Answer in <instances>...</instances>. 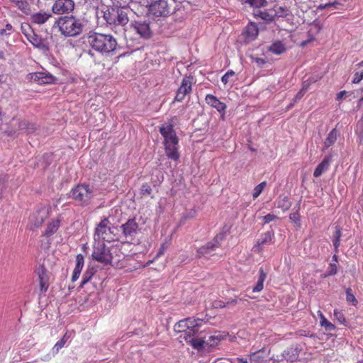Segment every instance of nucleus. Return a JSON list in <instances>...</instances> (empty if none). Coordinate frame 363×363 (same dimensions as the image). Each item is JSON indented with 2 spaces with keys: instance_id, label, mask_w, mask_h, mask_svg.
Segmentation results:
<instances>
[{
  "instance_id": "7c9ffc66",
  "label": "nucleus",
  "mask_w": 363,
  "mask_h": 363,
  "mask_svg": "<svg viewBox=\"0 0 363 363\" xmlns=\"http://www.w3.org/2000/svg\"><path fill=\"white\" fill-rule=\"evenodd\" d=\"M128 17L125 12L117 9L116 11V23L114 25L125 26L128 23Z\"/></svg>"
},
{
  "instance_id": "f3484780",
  "label": "nucleus",
  "mask_w": 363,
  "mask_h": 363,
  "mask_svg": "<svg viewBox=\"0 0 363 363\" xmlns=\"http://www.w3.org/2000/svg\"><path fill=\"white\" fill-rule=\"evenodd\" d=\"M121 228L125 237H133L138 231V224L135 219H128L125 223L121 225Z\"/></svg>"
},
{
  "instance_id": "39448f33",
  "label": "nucleus",
  "mask_w": 363,
  "mask_h": 363,
  "mask_svg": "<svg viewBox=\"0 0 363 363\" xmlns=\"http://www.w3.org/2000/svg\"><path fill=\"white\" fill-rule=\"evenodd\" d=\"M114 230L116 228L111 225L108 218L104 217L96 227L95 240H102L108 242L113 241L116 238Z\"/></svg>"
},
{
  "instance_id": "4c0bfd02",
  "label": "nucleus",
  "mask_w": 363,
  "mask_h": 363,
  "mask_svg": "<svg viewBox=\"0 0 363 363\" xmlns=\"http://www.w3.org/2000/svg\"><path fill=\"white\" fill-rule=\"evenodd\" d=\"M116 11L114 9H112V11L108 10L104 12V18L108 24H114L116 23Z\"/></svg>"
},
{
  "instance_id": "09e8293b",
  "label": "nucleus",
  "mask_w": 363,
  "mask_h": 363,
  "mask_svg": "<svg viewBox=\"0 0 363 363\" xmlns=\"http://www.w3.org/2000/svg\"><path fill=\"white\" fill-rule=\"evenodd\" d=\"M290 220L296 225H300V214L298 212H295L289 215Z\"/></svg>"
},
{
  "instance_id": "e2e57ef3",
  "label": "nucleus",
  "mask_w": 363,
  "mask_h": 363,
  "mask_svg": "<svg viewBox=\"0 0 363 363\" xmlns=\"http://www.w3.org/2000/svg\"><path fill=\"white\" fill-rule=\"evenodd\" d=\"M260 352V350L257 351V352H253L250 355V360H254V361H256L257 359H258L259 357H258V353Z\"/></svg>"
},
{
  "instance_id": "f257e3e1",
  "label": "nucleus",
  "mask_w": 363,
  "mask_h": 363,
  "mask_svg": "<svg viewBox=\"0 0 363 363\" xmlns=\"http://www.w3.org/2000/svg\"><path fill=\"white\" fill-rule=\"evenodd\" d=\"M93 259L104 265L110 264L118 268L124 267L123 260L125 255L121 252L119 245L107 247L105 243L98 242L94 246Z\"/></svg>"
},
{
  "instance_id": "aec40b11",
  "label": "nucleus",
  "mask_w": 363,
  "mask_h": 363,
  "mask_svg": "<svg viewBox=\"0 0 363 363\" xmlns=\"http://www.w3.org/2000/svg\"><path fill=\"white\" fill-rule=\"evenodd\" d=\"M132 27L141 37L149 38L150 36V29L148 23L135 22V23L132 24Z\"/></svg>"
},
{
  "instance_id": "6ab92c4d",
  "label": "nucleus",
  "mask_w": 363,
  "mask_h": 363,
  "mask_svg": "<svg viewBox=\"0 0 363 363\" xmlns=\"http://www.w3.org/2000/svg\"><path fill=\"white\" fill-rule=\"evenodd\" d=\"M274 234L271 232H266L261 235L257 240V244L253 247V250L257 252L262 251V246L268 245L272 242Z\"/></svg>"
},
{
  "instance_id": "20e7f679",
  "label": "nucleus",
  "mask_w": 363,
  "mask_h": 363,
  "mask_svg": "<svg viewBox=\"0 0 363 363\" xmlns=\"http://www.w3.org/2000/svg\"><path fill=\"white\" fill-rule=\"evenodd\" d=\"M57 24L60 32L65 36L74 37L82 32L83 25L81 21L72 16L60 18Z\"/></svg>"
},
{
  "instance_id": "de8ad7c7",
  "label": "nucleus",
  "mask_w": 363,
  "mask_h": 363,
  "mask_svg": "<svg viewBox=\"0 0 363 363\" xmlns=\"http://www.w3.org/2000/svg\"><path fill=\"white\" fill-rule=\"evenodd\" d=\"M363 79V71L356 72L354 74L352 83L353 84H359Z\"/></svg>"
},
{
  "instance_id": "69168bd1",
  "label": "nucleus",
  "mask_w": 363,
  "mask_h": 363,
  "mask_svg": "<svg viewBox=\"0 0 363 363\" xmlns=\"http://www.w3.org/2000/svg\"><path fill=\"white\" fill-rule=\"evenodd\" d=\"M333 261H334V262H335L334 263H336V264L337 263V262H338V257H337V255H334L333 256Z\"/></svg>"
},
{
  "instance_id": "473e14b6",
  "label": "nucleus",
  "mask_w": 363,
  "mask_h": 363,
  "mask_svg": "<svg viewBox=\"0 0 363 363\" xmlns=\"http://www.w3.org/2000/svg\"><path fill=\"white\" fill-rule=\"evenodd\" d=\"M337 130L333 128L328 135L327 138L324 141V148L323 150L328 149L330 146H332L335 141L337 140Z\"/></svg>"
},
{
  "instance_id": "ddd939ff",
  "label": "nucleus",
  "mask_w": 363,
  "mask_h": 363,
  "mask_svg": "<svg viewBox=\"0 0 363 363\" xmlns=\"http://www.w3.org/2000/svg\"><path fill=\"white\" fill-rule=\"evenodd\" d=\"M224 235L222 234L217 235L214 239L213 242H207L206 245L201 246L198 248L196 250V257L201 258L202 256L207 255L210 254L215 249L218 248L220 245L219 240H223Z\"/></svg>"
},
{
  "instance_id": "a19ab883",
  "label": "nucleus",
  "mask_w": 363,
  "mask_h": 363,
  "mask_svg": "<svg viewBox=\"0 0 363 363\" xmlns=\"http://www.w3.org/2000/svg\"><path fill=\"white\" fill-rule=\"evenodd\" d=\"M334 317L335 320L341 325H345L346 319L342 311L337 309L334 310Z\"/></svg>"
},
{
  "instance_id": "b1692460",
  "label": "nucleus",
  "mask_w": 363,
  "mask_h": 363,
  "mask_svg": "<svg viewBox=\"0 0 363 363\" xmlns=\"http://www.w3.org/2000/svg\"><path fill=\"white\" fill-rule=\"evenodd\" d=\"M84 264V257L82 254H78L76 256V265L74 269L72 276V281H76L81 274L82 269Z\"/></svg>"
},
{
  "instance_id": "412c9836",
  "label": "nucleus",
  "mask_w": 363,
  "mask_h": 363,
  "mask_svg": "<svg viewBox=\"0 0 363 363\" xmlns=\"http://www.w3.org/2000/svg\"><path fill=\"white\" fill-rule=\"evenodd\" d=\"M38 282L40 286V291L41 293H45L49 287L48 276L46 269L42 267L38 272Z\"/></svg>"
},
{
  "instance_id": "c85d7f7f",
  "label": "nucleus",
  "mask_w": 363,
  "mask_h": 363,
  "mask_svg": "<svg viewBox=\"0 0 363 363\" xmlns=\"http://www.w3.org/2000/svg\"><path fill=\"white\" fill-rule=\"evenodd\" d=\"M318 315L320 318V325L323 327L326 331H333L335 330V325L328 321L320 311H318Z\"/></svg>"
},
{
  "instance_id": "774afa93",
  "label": "nucleus",
  "mask_w": 363,
  "mask_h": 363,
  "mask_svg": "<svg viewBox=\"0 0 363 363\" xmlns=\"http://www.w3.org/2000/svg\"><path fill=\"white\" fill-rule=\"evenodd\" d=\"M363 102V96L359 99V104H361Z\"/></svg>"
},
{
  "instance_id": "9b49d317",
  "label": "nucleus",
  "mask_w": 363,
  "mask_h": 363,
  "mask_svg": "<svg viewBox=\"0 0 363 363\" xmlns=\"http://www.w3.org/2000/svg\"><path fill=\"white\" fill-rule=\"evenodd\" d=\"M27 79L38 84H50L55 82V77L48 72H35L29 73Z\"/></svg>"
},
{
  "instance_id": "cd10ccee",
  "label": "nucleus",
  "mask_w": 363,
  "mask_h": 363,
  "mask_svg": "<svg viewBox=\"0 0 363 363\" xmlns=\"http://www.w3.org/2000/svg\"><path fill=\"white\" fill-rule=\"evenodd\" d=\"M255 18H260L267 22H272L274 20V15L269 13L267 10H257L253 11L252 13Z\"/></svg>"
},
{
  "instance_id": "ea45409f",
  "label": "nucleus",
  "mask_w": 363,
  "mask_h": 363,
  "mask_svg": "<svg viewBox=\"0 0 363 363\" xmlns=\"http://www.w3.org/2000/svg\"><path fill=\"white\" fill-rule=\"evenodd\" d=\"M346 301L348 303H352V306H356L358 304V301L355 296L352 294V291L350 288L346 289Z\"/></svg>"
},
{
  "instance_id": "2f4dec72",
  "label": "nucleus",
  "mask_w": 363,
  "mask_h": 363,
  "mask_svg": "<svg viewBox=\"0 0 363 363\" xmlns=\"http://www.w3.org/2000/svg\"><path fill=\"white\" fill-rule=\"evenodd\" d=\"M18 129L25 131L28 134H30L35 132L36 126L34 123H30L28 121H21L18 123Z\"/></svg>"
},
{
  "instance_id": "a18cd8bd",
  "label": "nucleus",
  "mask_w": 363,
  "mask_h": 363,
  "mask_svg": "<svg viewBox=\"0 0 363 363\" xmlns=\"http://www.w3.org/2000/svg\"><path fill=\"white\" fill-rule=\"evenodd\" d=\"M337 272V267L336 263H330L328 271L323 276L325 278L327 277L334 276Z\"/></svg>"
},
{
  "instance_id": "49530a36",
  "label": "nucleus",
  "mask_w": 363,
  "mask_h": 363,
  "mask_svg": "<svg viewBox=\"0 0 363 363\" xmlns=\"http://www.w3.org/2000/svg\"><path fill=\"white\" fill-rule=\"evenodd\" d=\"M235 74L233 70H228L222 77L221 82L225 85L230 82V79Z\"/></svg>"
},
{
  "instance_id": "0e129e2a",
  "label": "nucleus",
  "mask_w": 363,
  "mask_h": 363,
  "mask_svg": "<svg viewBox=\"0 0 363 363\" xmlns=\"http://www.w3.org/2000/svg\"><path fill=\"white\" fill-rule=\"evenodd\" d=\"M314 40V38L313 37H311V38L308 39L307 40H303L301 43V45L302 47H304L305 45H306L308 43L313 41Z\"/></svg>"
},
{
  "instance_id": "680f3d73",
  "label": "nucleus",
  "mask_w": 363,
  "mask_h": 363,
  "mask_svg": "<svg viewBox=\"0 0 363 363\" xmlns=\"http://www.w3.org/2000/svg\"><path fill=\"white\" fill-rule=\"evenodd\" d=\"M340 240H333V245H334L335 250L336 252H337V251H338V248L340 246Z\"/></svg>"
},
{
  "instance_id": "6e6552de",
  "label": "nucleus",
  "mask_w": 363,
  "mask_h": 363,
  "mask_svg": "<svg viewBox=\"0 0 363 363\" xmlns=\"http://www.w3.org/2000/svg\"><path fill=\"white\" fill-rule=\"evenodd\" d=\"M72 198L77 201L81 202L83 205L89 203L92 196V192L89 185L78 184L72 191Z\"/></svg>"
},
{
  "instance_id": "052dcab7",
  "label": "nucleus",
  "mask_w": 363,
  "mask_h": 363,
  "mask_svg": "<svg viewBox=\"0 0 363 363\" xmlns=\"http://www.w3.org/2000/svg\"><path fill=\"white\" fill-rule=\"evenodd\" d=\"M346 94H347L346 91H340L339 93L337 94L336 100L337 101L341 100Z\"/></svg>"
},
{
  "instance_id": "37998d69",
  "label": "nucleus",
  "mask_w": 363,
  "mask_h": 363,
  "mask_svg": "<svg viewBox=\"0 0 363 363\" xmlns=\"http://www.w3.org/2000/svg\"><path fill=\"white\" fill-rule=\"evenodd\" d=\"M289 13L290 11L286 7L279 6L275 10V14L279 17H286Z\"/></svg>"
},
{
  "instance_id": "dca6fc26",
  "label": "nucleus",
  "mask_w": 363,
  "mask_h": 363,
  "mask_svg": "<svg viewBox=\"0 0 363 363\" xmlns=\"http://www.w3.org/2000/svg\"><path fill=\"white\" fill-rule=\"evenodd\" d=\"M259 34L257 25L255 22H250L245 28L242 35L245 43L255 40Z\"/></svg>"
},
{
  "instance_id": "603ef678",
  "label": "nucleus",
  "mask_w": 363,
  "mask_h": 363,
  "mask_svg": "<svg viewBox=\"0 0 363 363\" xmlns=\"http://www.w3.org/2000/svg\"><path fill=\"white\" fill-rule=\"evenodd\" d=\"M277 216L274 214L269 213L264 216H263L262 219L264 223H269L270 222L277 219Z\"/></svg>"
},
{
  "instance_id": "4be33fe9",
  "label": "nucleus",
  "mask_w": 363,
  "mask_h": 363,
  "mask_svg": "<svg viewBox=\"0 0 363 363\" xmlns=\"http://www.w3.org/2000/svg\"><path fill=\"white\" fill-rule=\"evenodd\" d=\"M51 17L52 14L49 12L39 11L31 16L30 21L32 23L42 25L46 23Z\"/></svg>"
},
{
  "instance_id": "5701e85b",
  "label": "nucleus",
  "mask_w": 363,
  "mask_h": 363,
  "mask_svg": "<svg viewBox=\"0 0 363 363\" xmlns=\"http://www.w3.org/2000/svg\"><path fill=\"white\" fill-rule=\"evenodd\" d=\"M331 161V155L325 156L323 161L315 169L313 176L315 177H319L320 176H321L323 172L328 169Z\"/></svg>"
},
{
  "instance_id": "1a4fd4ad",
  "label": "nucleus",
  "mask_w": 363,
  "mask_h": 363,
  "mask_svg": "<svg viewBox=\"0 0 363 363\" xmlns=\"http://www.w3.org/2000/svg\"><path fill=\"white\" fill-rule=\"evenodd\" d=\"M21 30L27 40L35 48H44V40L38 35L35 34L29 24H22Z\"/></svg>"
},
{
  "instance_id": "f8f14e48",
  "label": "nucleus",
  "mask_w": 363,
  "mask_h": 363,
  "mask_svg": "<svg viewBox=\"0 0 363 363\" xmlns=\"http://www.w3.org/2000/svg\"><path fill=\"white\" fill-rule=\"evenodd\" d=\"M48 216V209L43 206L37 209L29 218L31 229L34 230L42 225Z\"/></svg>"
},
{
  "instance_id": "7ed1b4c3",
  "label": "nucleus",
  "mask_w": 363,
  "mask_h": 363,
  "mask_svg": "<svg viewBox=\"0 0 363 363\" xmlns=\"http://www.w3.org/2000/svg\"><path fill=\"white\" fill-rule=\"evenodd\" d=\"M199 330V325L196 319L187 318L177 322L174 326V333L178 335L177 339L181 343L191 340L196 336Z\"/></svg>"
},
{
  "instance_id": "c9c22d12",
  "label": "nucleus",
  "mask_w": 363,
  "mask_h": 363,
  "mask_svg": "<svg viewBox=\"0 0 363 363\" xmlns=\"http://www.w3.org/2000/svg\"><path fill=\"white\" fill-rule=\"evenodd\" d=\"M69 335H68V333L67 332L64 335L63 337H62L61 340H60L59 341H57L55 345H54L53 347V353L55 354H57L58 352L60 351V350H61L64 346L66 344V342H67L68 339L69 338Z\"/></svg>"
},
{
  "instance_id": "a878e982",
  "label": "nucleus",
  "mask_w": 363,
  "mask_h": 363,
  "mask_svg": "<svg viewBox=\"0 0 363 363\" xmlns=\"http://www.w3.org/2000/svg\"><path fill=\"white\" fill-rule=\"evenodd\" d=\"M60 225V219H55L54 220H52L51 222L48 223L46 229L45 230L43 233V235L49 238L54 235L59 229Z\"/></svg>"
},
{
  "instance_id": "8fccbe9b",
  "label": "nucleus",
  "mask_w": 363,
  "mask_h": 363,
  "mask_svg": "<svg viewBox=\"0 0 363 363\" xmlns=\"http://www.w3.org/2000/svg\"><path fill=\"white\" fill-rule=\"evenodd\" d=\"M152 193V188L148 184H143L141 187V194L143 195H150Z\"/></svg>"
},
{
  "instance_id": "58836bf2",
  "label": "nucleus",
  "mask_w": 363,
  "mask_h": 363,
  "mask_svg": "<svg viewBox=\"0 0 363 363\" xmlns=\"http://www.w3.org/2000/svg\"><path fill=\"white\" fill-rule=\"evenodd\" d=\"M15 32V29L13 26L8 23L6 24L5 28L0 29V36H9Z\"/></svg>"
},
{
  "instance_id": "4468645a",
  "label": "nucleus",
  "mask_w": 363,
  "mask_h": 363,
  "mask_svg": "<svg viewBox=\"0 0 363 363\" xmlns=\"http://www.w3.org/2000/svg\"><path fill=\"white\" fill-rule=\"evenodd\" d=\"M160 133L164 138V145L167 143H174L179 141L176 132L172 124L169 123L162 125L160 127Z\"/></svg>"
},
{
  "instance_id": "a211bd4d",
  "label": "nucleus",
  "mask_w": 363,
  "mask_h": 363,
  "mask_svg": "<svg viewBox=\"0 0 363 363\" xmlns=\"http://www.w3.org/2000/svg\"><path fill=\"white\" fill-rule=\"evenodd\" d=\"M164 151L167 157L169 159L177 161L179 159V141L174 142V143L164 144Z\"/></svg>"
},
{
  "instance_id": "5fc2aeb1",
  "label": "nucleus",
  "mask_w": 363,
  "mask_h": 363,
  "mask_svg": "<svg viewBox=\"0 0 363 363\" xmlns=\"http://www.w3.org/2000/svg\"><path fill=\"white\" fill-rule=\"evenodd\" d=\"M341 236H342L341 228L339 226H336L335 233L333 235V240H340Z\"/></svg>"
},
{
  "instance_id": "72a5a7b5",
  "label": "nucleus",
  "mask_w": 363,
  "mask_h": 363,
  "mask_svg": "<svg viewBox=\"0 0 363 363\" xmlns=\"http://www.w3.org/2000/svg\"><path fill=\"white\" fill-rule=\"evenodd\" d=\"M269 51L276 55H281L286 51V47L281 41H277L269 48Z\"/></svg>"
},
{
  "instance_id": "c756f323",
  "label": "nucleus",
  "mask_w": 363,
  "mask_h": 363,
  "mask_svg": "<svg viewBox=\"0 0 363 363\" xmlns=\"http://www.w3.org/2000/svg\"><path fill=\"white\" fill-rule=\"evenodd\" d=\"M205 342L206 341L204 340V337H197L196 336H192L191 340L186 342V343H189L193 347V348L197 350L203 349Z\"/></svg>"
},
{
  "instance_id": "bb28decb",
  "label": "nucleus",
  "mask_w": 363,
  "mask_h": 363,
  "mask_svg": "<svg viewBox=\"0 0 363 363\" xmlns=\"http://www.w3.org/2000/svg\"><path fill=\"white\" fill-rule=\"evenodd\" d=\"M267 278V274L262 268L259 269V278L252 289V291L255 293L260 292L264 288V282Z\"/></svg>"
},
{
  "instance_id": "6e6d98bb",
  "label": "nucleus",
  "mask_w": 363,
  "mask_h": 363,
  "mask_svg": "<svg viewBox=\"0 0 363 363\" xmlns=\"http://www.w3.org/2000/svg\"><path fill=\"white\" fill-rule=\"evenodd\" d=\"M238 303V299L237 298H230L226 302V307H233Z\"/></svg>"
},
{
  "instance_id": "393cba45",
  "label": "nucleus",
  "mask_w": 363,
  "mask_h": 363,
  "mask_svg": "<svg viewBox=\"0 0 363 363\" xmlns=\"http://www.w3.org/2000/svg\"><path fill=\"white\" fill-rule=\"evenodd\" d=\"M242 6H248L253 11L265 7L267 4V0H239Z\"/></svg>"
},
{
  "instance_id": "f03ea898",
  "label": "nucleus",
  "mask_w": 363,
  "mask_h": 363,
  "mask_svg": "<svg viewBox=\"0 0 363 363\" xmlns=\"http://www.w3.org/2000/svg\"><path fill=\"white\" fill-rule=\"evenodd\" d=\"M87 43L92 49L102 54L113 52L118 46L117 41L113 35L94 31L89 33Z\"/></svg>"
},
{
  "instance_id": "f704fd0d",
  "label": "nucleus",
  "mask_w": 363,
  "mask_h": 363,
  "mask_svg": "<svg viewBox=\"0 0 363 363\" xmlns=\"http://www.w3.org/2000/svg\"><path fill=\"white\" fill-rule=\"evenodd\" d=\"M96 270L94 267H88L84 274H83L82 280L80 284L81 287H83L84 284L88 283L94 274L96 273Z\"/></svg>"
},
{
  "instance_id": "9d476101",
  "label": "nucleus",
  "mask_w": 363,
  "mask_h": 363,
  "mask_svg": "<svg viewBox=\"0 0 363 363\" xmlns=\"http://www.w3.org/2000/svg\"><path fill=\"white\" fill-rule=\"evenodd\" d=\"M75 4L73 0H56L52 11L57 15L68 14L74 9Z\"/></svg>"
},
{
  "instance_id": "423d86ee",
  "label": "nucleus",
  "mask_w": 363,
  "mask_h": 363,
  "mask_svg": "<svg viewBox=\"0 0 363 363\" xmlns=\"http://www.w3.org/2000/svg\"><path fill=\"white\" fill-rule=\"evenodd\" d=\"M172 4L168 0H155L148 6V13L155 17H166L171 13Z\"/></svg>"
},
{
  "instance_id": "3c124183",
  "label": "nucleus",
  "mask_w": 363,
  "mask_h": 363,
  "mask_svg": "<svg viewBox=\"0 0 363 363\" xmlns=\"http://www.w3.org/2000/svg\"><path fill=\"white\" fill-rule=\"evenodd\" d=\"M212 306L214 308H224L226 307L225 302L222 300L214 301Z\"/></svg>"
},
{
  "instance_id": "13d9d810",
  "label": "nucleus",
  "mask_w": 363,
  "mask_h": 363,
  "mask_svg": "<svg viewBox=\"0 0 363 363\" xmlns=\"http://www.w3.org/2000/svg\"><path fill=\"white\" fill-rule=\"evenodd\" d=\"M332 4H340V3H338L337 1H335V2H332V3H327L325 4H320L318 6V9L319 10H323V9H325L326 8H328V6H330V5H332Z\"/></svg>"
},
{
  "instance_id": "0eeeda50",
  "label": "nucleus",
  "mask_w": 363,
  "mask_h": 363,
  "mask_svg": "<svg viewBox=\"0 0 363 363\" xmlns=\"http://www.w3.org/2000/svg\"><path fill=\"white\" fill-rule=\"evenodd\" d=\"M194 83V79L191 75L183 77L181 84L176 91L173 102H182L186 96L191 94Z\"/></svg>"
},
{
  "instance_id": "bf43d9fd",
  "label": "nucleus",
  "mask_w": 363,
  "mask_h": 363,
  "mask_svg": "<svg viewBox=\"0 0 363 363\" xmlns=\"http://www.w3.org/2000/svg\"><path fill=\"white\" fill-rule=\"evenodd\" d=\"M255 61L256 62V63L259 65V66H262L263 65H264L266 63L264 59L263 58H259V57H256L255 58Z\"/></svg>"
},
{
  "instance_id": "2eb2a0df",
  "label": "nucleus",
  "mask_w": 363,
  "mask_h": 363,
  "mask_svg": "<svg viewBox=\"0 0 363 363\" xmlns=\"http://www.w3.org/2000/svg\"><path fill=\"white\" fill-rule=\"evenodd\" d=\"M205 101L208 106L216 108L221 114V118L223 120L225 119V113L227 108V106L225 103L220 101L213 94H207L205 97Z\"/></svg>"
},
{
  "instance_id": "e433bc0d",
  "label": "nucleus",
  "mask_w": 363,
  "mask_h": 363,
  "mask_svg": "<svg viewBox=\"0 0 363 363\" xmlns=\"http://www.w3.org/2000/svg\"><path fill=\"white\" fill-rule=\"evenodd\" d=\"M15 5L19 10H21L23 13L26 15L30 13L31 12L30 4L26 1L18 0V1L15 4Z\"/></svg>"
},
{
  "instance_id": "c03bdc74",
  "label": "nucleus",
  "mask_w": 363,
  "mask_h": 363,
  "mask_svg": "<svg viewBox=\"0 0 363 363\" xmlns=\"http://www.w3.org/2000/svg\"><path fill=\"white\" fill-rule=\"evenodd\" d=\"M278 208H281L284 211L288 210L291 207V203L286 196L284 197L281 201H278Z\"/></svg>"
},
{
  "instance_id": "79ce46f5",
  "label": "nucleus",
  "mask_w": 363,
  "mask_h": 363,
  "mask_svg": "<svg viewBox=\"0 0 363 363\" xmlns=\"http://www.w3.org/2000/svg\"><path fill=\"white\" fill-rule=\"evenodd\" d=\"M266 185V182H262L254 188L252 193V196L254 199L257 198L261 194Z\"/></svg>"
},
{
  "instance_id": "864d4df0",
  "label": "nucleus",
  "mask_w": 363,
  "mask_h": 363,
  "mask_svg": "<svg viewBox=\"0 0 363 363\" xmlns=\"http://www.w3.org/2000/svg\"><path fill=\"white\" fill-rule=\"evenodd\" d=\"M307 90H308V87L302 86L301 89L295 96V98H294L295 101L300 100L303 96V95L307 91Z\"/></svg>"
},
{
  "instance_id": "338daca9",
  "label": "nucleus",
  "mask_w": 363,
  "mask_h": 363,
  "mask_svg": "<svg viewBox=\"0 0 363 363\" xmlns=\"http://www.w3.org/2000/svg\"><path fill=\"white\" fill-rule=\"evenodd\" d=\"M3 116H4V114H3V112H2V109L0 107V120H2Z\"/></svg>"
},
{
  "instance_id": "4d7b16f0",
  "label": "nucleus",
  "mask_w": 363,
  "mask_h": 363,
  "mask_svg": "<svg viewBox=\"0 0 363 363\" xmlns=\"http://www.w3.org/2000/svg\"><path fill=\"white\" fill-rule=\"evenodd\" d=\"M167 246L166 244L163 243L161 245L160 249H159V251L156 255V257H160L162 255L164 254V251L166 250Z\"/></svg>"
}]
</instances>
